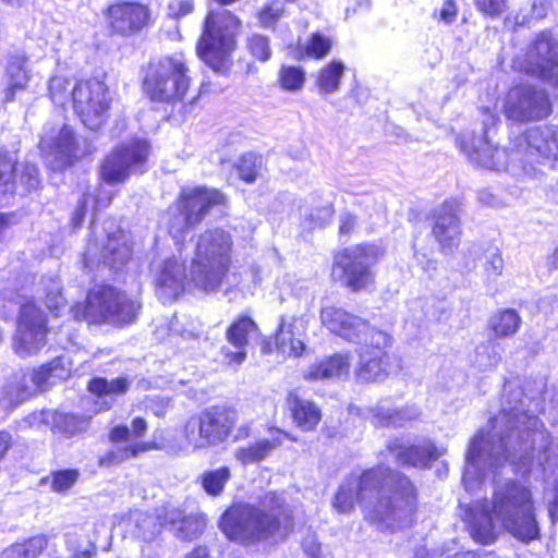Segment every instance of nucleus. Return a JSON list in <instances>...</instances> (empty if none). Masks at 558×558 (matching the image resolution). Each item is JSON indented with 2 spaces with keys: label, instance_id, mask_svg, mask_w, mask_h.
Instances as JSON below:
<instances>
[{
  "label": "nucleus",
  "instance_id": "19",
  "mask_svg": "<svg viewBox=\"0 0 558 558\" xmlns=\"http://www.w3.org/2000/svg\"><path fill=\"white\" fill-rule=\"evenodd\" d=\"M390 343L391 338L387 332L373 331L371 339L361 344L357 350L360 360L355 371L360 381H376L387 374L386 349Z\"/></svg>",
  "mask_w": 558,
  "mask_h": 558
},
{
  "label": "nucleus",
  "instance_id": "4",
  "mask_svg": "<svg viewBox=\"0 0 558 558\" xmlns=\"http://www.w3.org/2000/svg\"><path fill=\"white\" fill-rule=\"evenodd\" d=\"M462 149L470 160L488 170H505L514 177L534 178L541 159L558 160V126H536L515 137L508 149L494 147L485 137Z\"/></svg>",
  "mask_w": 558,
  "mask_h": 558
},
{
  "label": "nucleus",
  "instance_id": "22",
  "mask_svg": "<svg viewBox=\"0 0 558 558\" xmlns=\"http://www.w3.org/2000/svg\"><path fill=\"white\" fill-rule=\"evenodd\" d=\"M107 19L112 32L130 36L147 25L149 10L141 3L119 2L107 9Z\"/></svg>",
  "mask_w": 558,
  "mask_h": 558
},
{
  "label": "nucleus",
  "instance_id": "53",
  "mask_svg": "<svg viewBox=\"0 0 558 558\" xmlns=\"http://www.w3.org/2000/svg\"><path fill=\"white\" fill-rule=\"evenodd\" d=\"M247 48L253 57L259 61H267L271 56L268 38L253 34L247 38Z\"/></svg>",
  "mask_w": 558,
  "mask_h": 558
},
{
  "label": "nucleus",
  "instance_id": "25",
  "mask_svg": "<svg viewBox=\"0 0 558 558\" xmlns=\"http://www.w3.org/2000/svg\"><path fill=\"white\" fill-rule=\"evenodd\" d=\"M257 330V326L250 317H240L227 330V341L235 348V351L225 347L221 350L223 362L230 366L241 365L247 355L246 347L248 337Z\"/></svg>",
  "mask_w": 558,
  "mask_h": 558
},
{
  "label": "nucleus",
  "instance_id": "8",
  "mask_svg": "<svg viewBox=\"0 0 558 558\" xmlns=\"http://www.w3.org/2000/svg\"><path fill=\"white\" fill-rule=\"evenodd\" d=\"M190 69L182 53L162 57L149 63L144 89L154 101L181 102L191 84Z\"/></svg>",
  "mask_w": 558,
  "mask_h": 558
},
{
  "label": "nucleus",
  "instance_id": "36",
  "mask_svg": "<svg viewBox=\"0 0 558 558\" xmlns=\"http://www.w3.org/2000/svg\"><path fill=\"white\" fill-rule=\"evenodd\" d=\"M180 437L184 444L185 450L196 452L210 449L201 412L185 421Z\"/></svg>",
  "mask_w": 558,
  "mask_h": 558
},
{
  "label": "nucleus",
  "instance_id": "29",
  "mask_svg": "<svg viewBox=\"0 0 558 558\" xmlns=\"http://www.w3.org/2000/svg\"><path fill=\"white\" fill-rule=\"evenodd\" d=\"M351 367L348 354H333L310 366L304 375L307 380L342 379Z\"/></svg>",
  "mask_w": 558,
  "mask_h": 558
},
{
  "label": "nucleus",
  "instance_id": "3",
  "mask_svg": "<svg viewBox=\"0 0 558 558\" xmlns=\"http://www.w3.org/2000/svg\"><path fill=\"white\" fill-rule=\"evenodd\" d=\"M482 512L481 520H475L471 527L478 543H492L501 531L521 542L536 539L539 535L535 499L531 488L522 482H496L492 500L483 506Z\"/></svg>",
  "mask_w": 558,
  "mask_h": 558
},
{
  "label": "nucleus",
  "instance_id": "17",
  "mask_svg": "<svg viewBox=\"0 0 558 558\" xmlns=\"http://www.w3.org/2000/svg\"><path fill=\"white\" fill-rule=\"evenodd\" d=\"M46 318L34 304L21 307L13 349L22 357L37 353L46 343Z\"/></svg>",
  "mask_w": 558,
  "mask_h": 558
},
{
  "label": "nucleus",
  "instance_id": "28",
  "mask_svg": "<svg viewBox=\"0 0 558 558\" xmlns=\"http://www.w3.org/2000/svg\"><path fill=\"white\" fill-rule=\"evenodd\" d=\"M390 450L400 464L415 468H426L432 460L438 459L444 453L442 451H438L428 440H423L415 446L395 444L390 447Z\"/></svg>",
  "mask_w": 558,
  "mask_h": 558
},
{
  "label": "nucleus",
  "instance_id": "62",
  "mask_svg": "<svg viewBox=\"0 0 558 558\" xmlns=\"http://www.w3.org/2000/svg\"><path fill=\"white\" fill-rule=\"evenodd\" d=\"M548 10L547 0H533L532 3V16L536 20H541L546 16Z\"/></svg>",
  "mask_w": 558,
  "mask_h": 558
},
{
  "label": "nucleus",
  "instance_id": "46",
  "mask_svg": "<svg viewBox=\"0 0 558 558\" xmlns=\"http://www.w3.org/2000/svg\"><path fill=\"white\" fill-rule=\"evenodd\" d=\"M134 522V536L143 541H150L155 538L160 532V524L157 523L155 517L136 512L132 518Z\"/></svg>",
  "mask_w": 558,
  "mask_h": 558
},
{
  "label": "nucleus",
  "instance_id": "58",
  "mask_svg": "<svg viewBox=\"0 0 558 558\" xmlns=\"http://www.w3.org/2000/svg\"><path fill=\"white\" fill-rule=\"evenodd\" d=\"M283 14L282 8L271 4L263 9L259 13V21L264 27H271Z\"/></svg>",
  "mask_w": 558,
  "mask_h": 558
},
{
  "label": "nucleus",
  "instance_id": "11",
  "mask_svg": "<svg viewBox=\"0 0 558 558\" xmlns=\"http://www.w3.org/2000/svg\"><path fill=\"white\" fill-rule=\"evenodd\" d=\"M226 202L225 195L216 189L186 187L179 199L168 210L169 233L175 240L184 236L185 232L197 226L208 214L209 209Z\"/></svg>",
  "mask_w": 558,
  "mask_h": 558
},
{
  "label": "nucleus",
  "instance_id": "30",
  "mask_svg": "<svg viewBox=\"0 0 558 558\" xmlns=\"http://www.w3.org/2000/svg\"><path fill=\"white\" fill-rule=\"evenodd\" d=\"M163 521L169 524L175 535L182 539H193L201 535L205 529V519L202 515H184L175 507L167 508Z\"/></svg>",
  "mask_w": 558,
  "mask_h": 558
},
{
  "label": "nucleus",
  "instance_id": "57",
  "mask_svg": "<svg viewBox=\"0 0 558 558\" xmlns=\"http://www.w3.org/2000/svg\"><path fill=\"white\" fill-rule=\"evenodd\" d=\"M53 411L41 410L31 413L26 418L25 423L29 427L41 428L44 426L52 425Z\"/></svg>",
  "mask_w": 558,
  "mask_h": 558
},
{
  "label": "nucleus",
  "instance_id": "35",
  "mask_svg": "<svg viewBox=\"0 0 558 558\" xmlns=\"http://www.w3.org/2000/svg\"><path fill=\"white\" fill-rule=\"evenodd\" d=\"M32 389L20 372L0 387V409L11 411L32 396Z\"/></svg>",
  "mask_w": 558,
  "mask_h": 558
},
{
  "label": "nucleus",
  "instance_id": "2",
  "mask_svg": "<svg viewBox=\"0 0 558 558\" xmlns=\"http://www.w3.org/2000/svg\"><path fill=\"white\" fill-rule=\"evenodd\" d=\"M538 418L524 412H505L492 421L493 434L481 432L471 440L466 452L463 483L466 489L476 488L487 472L506 462L526 466L531 461L532 434Z\"/></svg>",
  "mask_w": 558,
  "mask_h": 558
},
{
  "label": "nucleus",
  "instance_id": "50",
  "mask_svg": "<svg viewBox=\"0 0 558 558\" xmlns=\"http://www.w3.org/2000/svg\"><path fill=\"white\" fill-rule=\"evenodd\" d=\"M53 367L51 365H44L37 371L25 372L21 371L20 374L23 376V379L32 389V396L38 389H45L46 385L49 384L50 378L52 377Z\"/></svg>",
  "mask_w": 558,
  "mask_h": 558
},
{
  "label": "nucleus",
  "instance_id": "34",
  "mask_svg": "<svg viewBox=\"0 0 558 558\" xmlns=\"http://www.w3.org/2000/svg\"><path fill=\"white\" fill-rule=\"evenodd\" d=\"M286 437H288V434L276 429L274 430L271 439H262L255 444L239 448L235 451V458L243 464H251L264 460L274 449L281 446Z\"/></svg>",
  "mask_w": 558,
  "mask_h": 558
},
{
  "label": "nucleus",
  "instance_id": "23",
  "mask_svg": "<svg viewBox=\"0 0 558 558\" xmlns=\"http://www.w3.org/2000/svg\"><path fill=\"white\" fill-rule=\"evenodd\" d=\"M156 294L163 303L174 301L185 289L186 274L183 263L167 258L155 269Z\"/></svg>",
  "mask_w": 558,
  "mask_h": 558
},
{
  "label": "nucleus",
  "instance_id": "44",
  "mask_svg": "<svg viewBox=\"0 0 558 558\" xmlns=\"http://www.w3.org/2000/svg\"><path fill=\"white\" fill-rule=\"evenodd\" d=\"M332 47V40L320 34L314 33L304 44L299 45V56L322 59L326 57Z\"/></svg>",
  "mask_w": 558,
  "mask_h": 558
},
{
  "label": "nucleus",
  "instance_id": "56",
  "mask_svg": "<svg viewBox=\"0 0 558 558\" xmlns=\"http://www.w3.org/2000/svg\"><path fill=\"white\" fill-rule=\"evenodd\" d=\"M19 184L24 186V191L31 192L39 186L38 169L36 166L26 163L20 174Z\"/></svg>",
  "mask_w": 558,
  "mask_h": 558
},
{
  "label": "nucleus",
  "instance_id": "37",
  "mask_svg": "<svg viewBox=\"0 0 558 558\" xmlns=\"http://www.w3.org/2000/svg\"><path fill=\"white\" fill-rule=\"evenodd\" d=\"M522 318L513 308L496 311L489 318L488 328L495 339L513 337L520 329Z\"/></svg>",
  "mask_w": 558,
  "mask_h": 558
},
{
  "label": "nucleus",
  "instance_id": "60",
  "mask_svg": "<svg viewBox=\"0 0 558 558\" xmlns=\"http://www.w3.org/2000/svg\"><path fill=\"white\" fill-rule=\"evenodd\" d=\"M457 16V7L454 1L447 0L440 11H439V20L446 24H450L456 20Z\"/></svg>",
  "mask_w": 558,
  "mask_h": 558
},
{
  "label": "nucleus",
  "instance_id": "1",
  "mask_svg": "<svg viewBox=\"0 0 558 558\" xmlns=\"http://www.w3.org/2000/svg\"><path fill=\"white\" fill-rule=\"evenodd\" d=\"M359 504L367 520L391 531L412 522L416 505L412 483L390 469L377 466L360 477L350 476L338 488L332 507L339 513H350Z\"/></svg>",
  "mask_w": 558,
  "mask_h": 558
},
{
  "label": "nucleus",
  "instance_id": "5",
  "mask_svg": "<svg viewBox=\"0 0 558 558\" xmlns=\"http://www.w3.org/2000/svg\"><path fill=\"white\" fill-rule=\"evenodd\" d=\"M263 509L233 505L222 514L219 526L226 536L242 544H255L272 538L280 530L281 495L269 493L262 501Z\"/></svg>",
  "mask_w": 558,
  "mask_h": 558
},
{
  "label": "nucleus",
  "instance_id": "40",
  "mask_svg": "<svg viewBox=\"0 0 558 558\" xmlns=\"http://www.w3.org/2000/svg\"><path fill=\"white\" fill-rule=\"evenodd\" d=\"M372 420L377 425H402L405 421L415 418L418 411L411 407L392 410L387 402H381L371 409Z\"/></svg>",
  "mask_w": 558,
  "mask_h": 558
},
{
  "label": "nucleus",
  "instance_id": "6",
  "mask_svg": "<svg viewBox=\"0 0 558 558\" xmlns=\"http://www.w3.org/2000/svg\"><path fill=\"white\" fill-rule=\"evenodd\" d=\"M232 245L230 233L222 229L199 234L190 269V280L197 289H219L231 264Z\"/></svg>",
  "mask_w": 558,
  "mask_h": 558
},
{
  "label": "nucleus",
  "instance_id": "64",
  "mask_svg": "<svg viewBox=\"0 0 558 558\" xmlns=\"http://www.w3.org/2000/svg\"><path fill=\"white\" fill-rule=\"evenodd\" d=\"M12 438L8 432H0V459L4 457L11 447Z\"/></svg>",
  "mask_w": 558,
  "mask_h": 558
},
{
  "label": "nucleus",
  "instance_id": "38",
  "mask_svg": "<svg viewBox=\"0 0 558 558\" xmlns=\"http://www.w3.org/2000/svg\"><path fill=\"white\" fill-rule=\"evenodd\" d=\"M48 535L37 534L5 548L0 558H38L48 547Z\"/></svg>",
  "mask_w": 558,
  "mask_h": 558
},
{
  "label": "nucleus",
  "instance_id": "32",
  "mask_svg": "<svg viewBox=\"0 0 558 558\" xmlns=\"http://www.w3.org/2000/svg\"><path fill=\"white\" fill-rule=\"evenodd\" d=\"M287 401L296 426L305 432L314 430L322 420L320 409L295 392H290Z\"/></svg>",
  "mask_w": 558,
  "mask_h": 558
},
{
  "label": "nucleus",
  "instance_id": "39",
  "mask_svg": "<svg viewBox=\"0 0 558 558\" xmlns=\"http://www.w3.org/2000/svg\"><path fill=\"white\" fill-rule=\"evenodd\" d=\"M505 260L498 248H492L484 253L482 260V278L487 291L497 292V281L502 276Z\"/></svg>",
  "mask_w": 558,
  "mask_h": 558
},
{
  "label": "nucleus",
  "instance_id": "47",
  "mask_svg": "<svg viewBox=\"0 0 558 558\" xmlns=\"http://www.w3.org/2000/svg\"><path fill=\"white\" fill-rule=\"evenodd\" d=\"M263 165V159L253 153L242 155L235 163V168L239 177L247 182L252 183L256 180Z\"/></svg>",
  "mask_w": 558,
  "mask_h": 558
},
{
  "label": "nucleus",
  "instance_id": "31",
  "mask_svg": "<svg viewBox=\"0 0 558 558\" xmlns=\"http://www.w3.org/2000/svg\"><path fill=\"white\" fill-rule=\"evenodd\" d=\"M130 388V380L126 377H119L108 380L106 378H95L88 389L96 396V405L98 411H105L112 407L114 398L124 395Z\"/></svg>",
  "mask_w": 558,
  "mask_h": 558
},
{
  "label": "nucleus",
  "instance_id": "61",
  "mask_svg": "<svg viewBox=\"0 0 558 558\" xmlns=\"http://www.w3.org/2000/svg\"><path fill=\"white\" fill-rule=\"evenodd\" d=\"M332 217V209L329 206L318 209L316 215L311 214V219L314 221V227H324Z\"/></svg>",
  "mask_w": 558,
  "mask_h": 558
},
{
  "label": "nucleus",
  "instance_id": "15",
  "mask_svg": "<svg viewBox=\"0 0 558 558\" xmlns=\"http://www.w3.org/2000/svg\"><path fill=\"white\" fill-rule=\"evenodd\" d=\"M146 430L147 424L142 417L134 418L131 428L124 425L111 428L109 440L117 446L99 458V464L106 468L119 465L147 451L149 446L141 441Z\"/></svg>",
  "mask_w": 558,
  "mask_h": 558
},
{
  "label": "nucleus",
  "instance_id": "49",
  "mask_svg": "<svg viewBox=\"0 0 558 558\" xmlns=\"http://www.w3.org/2000/svg\"><path fill=\"white\" fill-rule=\"evenodd\" d=\"M15 159L0 153V193H13L17 182L14 181Z\"/></svg>",
  "mask_w": 558,
  "mask_h": 558
},
{
  "label": "nucleus",
  "instance_id": "51",
  "mask_svg": "<svg viewBox=\"0 0 558 558\" xmlns=\"http://www.w3.org/2000/svg\"><path fill=\"white\" fill-rule=\"evenodd\" d=\"M71 82L60 75H56L50 80L49 94L54 104L64 105L71 96Z\"/></svg>",
  "mask_w": 558,
  "mask_h": 558
},
{
  "label": "nucleus",
  "instance_id": "12",
  "mask_svg": "<svg viewBox=\"0 0 558 558\" xmlns=\"http://www.w3.org/2000/svg\"><path fill=\"white\" fill-rule=\"evenodd\" d=\"M384 256L376 244L347 247L335 256L333 275L341 271L343 284L356 292L367 289L374 281L372 267Z\"/></svg>",
  "mask_w": 558,
  "mask_h": 558
},
{
  "label": "nucleus",
  "instance_id": "52",
  "mask_svg": "<svg viewBox=\"0 0 558 558\" xmlns=\"http://www.w3.org/2000/svg\"><path fill=\"white\" fill-rule=\"evenodd\" d=\"M78 473L75 470H62L51 474L50 486L56 493H65L77 482Z\"/></svg>",
  "mask_w": 558,
  "mask_h": 558
},
{
  "label": "nucleus",
  "instance_id": "16",
  "mask_svg": "<svg viewBox=\"0 0 558 558\" xmlns=\"http://www.w3.org/2000/svg\"><path fill=\"white\" fill-rule=\"evenodd\" d=\"M146 141H131L109 154L101 167V178L110 184L123 182L131 173L142 169L147 160Z\"/></svg>",
  "mask_w": 558,
  "mask_h": 558
},
{
  "label": "nucleus",
  "instance_id": "63",
  "mask_svg": "<svg viewBox=\"0 0 558 558\" xmlns=\"http://www.w3.org/2000/svg\"><path fill=\"white\" fill-rule=\"evenodd\" d=\"M355 225V218L352 215H343L340 220V233L348 234Z\"/></svg>",
  "mask_w": 558,
  "mask_h": 558
},
{
  "label": "nucleus",
  "instance_id": "7",
  "mask_svg": "<svg viewBox=\"0 0 558 558\" xmlns=\"http://www.w3.org/2000/svg\"><path fill=\"white\" fill-rule=\"evenodd\" d=\"M141 305L112 287H96L87 295L84 304L71 308L77 320L88 324L123 325L132 323Z\"/></svg>",
  "mask_w": 558,
  "mask_h": 558
},
{
  "label": "nucleus",
  "instance_id": "13",
  "mask_svg": "<svg viewBox=\"0 0 558 558\" xmlns=\"http://www.w3.org/2000/svg\"><path fill=\"white\" fill-rule=\"evenodd\" d=\"M73 109L82 123L97 131L105 125L109 116L112 97L108 86L98 78L82 80L71 89Z\"/></svg>",
  "mask_w": 558,
  "mask_h": 558
},
{
  "label": "nucleus",
  "instance_id": "20",
  "mask_svg": "<svg viewBox=\"0 0 558 558\" xmlns=\"http://www.w3.org/2000/svg\"><path fill=\"white\" fill-rule=\"evenodd\" d=\"M558 45L542 33L530 46L519 66L522 71L558 84Z\"/></svg>",
  "mask_w": 558,
  "mask_h": 558
},
{
  "label": "nucleus",
  "instance_id": "14",
  "mask_svg": "<svg viewBox=\"0 0 558 558\" xmlns=\"http://www.w3.org/2000/svg\"><path fill=\"white\" fill-rule=\"evenodd\" d=\"M549 111L547 94L529 84L513 86L505 98L504 113L515 122L539 120L547 117Z\"/></svg>",
  "mask_w": 558,
  "mask_h": 558
},
{
  "label": "nucleus",
  "instance_id": "54",
  "mask_svg": "<svg viewBox=\"0 0 558 558\" xmlns=\"http://www.w3.org/2000/svg\"><path fill=\"white\" fill-rule=\"evenodd\" d=\"M476 8L490 17L500 16L508 8V0H474Z\"/></svg>",
  "mask_w": 558,
  "mask_h": 558
},
{
  "label": "nucleus",
  "instance_id": "55",
  "mask_svg": "<svg viewBox=\"0 0 558 558\" xmlns=\"http://www.w3.org/2000/svg\"><path fill=\"white\" fill-rule=\"evenodd\" d=\"M167 10L169 17L180 20L193 12L194 0H170Z\"/></svg>",
  "mask_w": 558,
  "mask_h": 558
},
{
  "label": "nucleus",
  "instance_id": "27",
  "mask_svg": "<svg viewBox=\"0 0 558 558\" xmlns=\"http://www.w3.org/2000/svg\"><path fill=\"white\" fill-rule=\"evenodd\" d=\"M210 448L223 444L230 436L235 424V413L220 408L201 411Z\"/></svg>",
  "mask_w": 558,
  "mask_h": 558
},
{
  "label": "nucleus",
  "instance_id": "21",
  "mask_svg": "<svg viewBox=\"0 0 558 558\" xmlns=\"http://www.w3.org/2000/svg\"><path fill=\"white\" fill-rule=\"evenodd\" d=\"M131 251L128 235L118 230L107 236V243L101 251L97 241H89L84 253V263L86 267L93 268L102 262L104 265L118 269L130 259Z\"/></svg>",
  "mask_w": 558,
  "mask_h": 558
},
{
  "label": "nucleus",
  "instance_id": "26",
  "mask_svg": "<svg viewBox=\"0 0 558 558\" xmlns=\"http://www.w3.org/2000/svg\"><path fill=\"white\" fill-rule=\"evenodd\" d=\"M459 206L457 203H445L438 210L433 234L439 242L442 251L458 246L460 241V227L458 219Z\"/></svg>",
  "mask_w": 558,
  "mask_h": 558
},
{
  "label": "nucleus",
  "instance_id": "42",
  "mask_svg": "<svg viewBox=\"0 0 558 558\" xmlns=\"http://www.w3.org/2000/svg\"><path fill=\"white\" fill-rule=\"evenodd\" d=\"M344 64L341 61L333 60L322 68L316 75V86L320 94H331L339 89L340 81L343 75Z\"/></svg>",
  "mask_w": 558,
  "mask_h": 558
},
{
  "label": "nucleus",
  "instance_id": "48",
  "mask_svg": "<svg viewBox=\"0 0 558 558\" xmlns=\"http://www.w3.org/2000/svg\"><path fill=\"white\" fill-rule=\"evenodd\" d=\"M85 425V420L74 414L53 412L51 428L72 436L80 433Z\"/></svg>",
  "mask_w": 558,
  "mask_h": 558
},
{
  "label": "nucleus",
  "instance_id": "43",
  "mask_svg": "<svg viewBox=\"0 0 558 558\" xmlns=\"http://www.w3.org/2000/svg\"><path fill=\"white\" fill-rule=\"evenodd\" d=\"M231 477L229 468L221 466L205 471L199 477L203 489L210 496H219Z\"/></svg>",
  "mask_w": 558,
  "mask_h": 558
},
{
  "label": "nucleus",
  "instance_id": "24",
  "mask_svg": "<svg viewBox=\"0 0 558 558\" xmlns=\"http://www.w3.org/2000/svg\"><path fill=\"white\" fill-rule=\"evenodd\" d=\"M308 320L305 315H286L281 317L276 335V345L282 354L300 356L305 344L302 337L307 329Z\"/></svg>",
  "mask_w": 558,
  "mask_h": 558
},
{
  "label": "nucleus",
  "instance_id": "45",
  "mask_svg": "<svg viewBox=\"0 0 558 558\" xmlns=\"http://www.w3.org/2000/svg\"><path fill=\"white\" fill-rule=\"evenodd\" d=\"M306 74L303 68L282 65L278 73V85L281 89L296 93L303 89Z\"/></svg>",
  "mask_w": 558,
  "mask_h": 558
},
{
  "label": "nucleus",
  "instance_id": "9",
  "mask_svg": "<svg viewBox=\"0 0 558 558\" xmlns=\"http://www.w3.org/2000/svg\"><path fill=\"white\" fill-rule=\"evenodd\" d=\"M39 149L49 168L62 170L74 161L93 154L96 147L93 140L77 138L69 124L49 122L43 129Z\"/></svg>",
  "mask_w": 558,
  "mask_h": 558
},
{
  "label": "nucleus",
  "instance_id": "10",
  "mask_svg": "<svg viewBox=\"0 0 558 558\" xmlns=\"http://www.w3.org/2000/svg\"><path fill=\"white\" fill-rule=\"evenodd\" d=\"M239 27V19L230 11L209 12L197 45L198 57L213 70H220L235 48Z\"/></svg>",
  "mask_w": 558,
  "mask_h": 558
},
{
  "label": "nucleus",
  "instance_id": "59",
  "mask_svg": "<svg viewBox=\"0 0 558 558\" xmlns=\"http://www.w3.org/2000/svg\"><path fill=\"white\" fill-rule=\"evenodd\" d=\"M46 305L50 311H59L65 306V300L62 296L57 283H53L52 290L47 293Z\"/></svg>",
  "mask_w": 558,
  "mask_h": 558
},
{
  "label": "nucleus",
  "instance_id": "41",
  "mask_svg": "<svg viewBox=\"0 0 558 558\" xmlns=\"http://www.w3.org/2000/svg\"><path fill=\"white\" fill-rule=\"evenodd\" d=\"M90 526L75 529L65 534L66 546L75 558H90L94 550L95 536L89 534Z\"/></svg>",
  "mask_w": 558,
  "mask_h": 558
},
{
  "label": "nucleus",
  "instance_id": "33",
  "mask_svg": "<svg viewBox=\"0 0 558 558\" xmlns=\"http://www.w3.org/2000/svg\"><path fill=\"white\" fill-rule=\"evenodd\" d=\"M5 100L12 101L17 92L24 90L29 82L26 59L21 56L12 57L3 76Z\"/></svg>",
  "mask_w": 558,
  "mask_h": 558
},
{
  "label": "nucleus",
  "instance_id": "18",
  "mask_svg": "<svg viewBox=\"0 0 558 558\" xmlns=\"http://www.w3.org/2000/svg\"><path fill=\"white\" fill-rule=\"evenodd\" d=\"M320 322L331 333L353 343L367 342L371 333L378 331L366 319L335 305L322 307Z\"/></svg>",
  "mask_w": 558,
  "mask_h": 558
}]
</instances>
